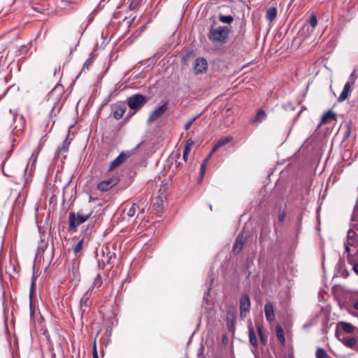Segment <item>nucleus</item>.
Returning a JSON list of instances; mask_svg holds the SVG:
<instances>
[{"label":"nucleus","mask_w":358,"mask_h":358,"mask_svg":"<svg viewBox=\"0 0 358 358\" xmlns=\"http://www.w3.org/2000/svg\"><path fill=\"white\" fill-rule=\"evenodd\" d=\"M250 299L248 294H243L240 298V316L244 319L250 309Z\"/></svg>","instance_id":"39448f33"},{"label":"nucleus","mask_w":358,"mask_h":358,"mask_svg":"<svg viewBox=\"0 0 358 358\" xmlns=\"http://www.w3.org/2000/svg\"><path fill=\"white\" fill-rule=\"evenodd\" d=\"M352 270L358 275V263L353 264Z\"/></svg>","instance_id":"79ce46f5"},{"label":"nucleus","mask_w":358,"mask_h":358,"mask_svg":"<svg viewBox=\"0 0 358 358\" xmlns=\"http://www.w3.org/2000/svg\"><path fill=\"white\" fill-rule=\"evenodd\" d=\"M72 271H73V274L75 275V274H76V270H75V268H74V267L73 268Z\"/></svg>","instance_id":"3c124183"},{"label":"nucleus","mask_w":358,"mask_h":358,"mask_svg":"<svg viewBox=\"0 0 358 358\" xmlns=\"http://www.w3.org/2000/svg\"><path fill=\"white\" fill-rule=\"evenodd\" d=\"M219 149L218 147H217V145L215 144L214 147L212 148L211 151L213 153H215L217 150Z\"/></svg>","instance_id":"a18cd8bd"},{"label":"nucleus","mask_w":358,"mask_h":358,"mask_svg":"<svg viewBox=\"0 0 358 358\" xmlns=\"http://www.w3.org/2000/svg\"><path fill=\"white\" fill-rule=\"evenodd\" d=\"M277 15V10L275 7L269 8L266 10V18L270 22L273 21Z\"/></svg>","instance_id":"412c9836"},{"label":"nucleus","mask_w":358,"mask_h":358,"mask_svg":"<svg viewBox=\"0 0 358 358\" xmlns=\"http://www.w3.org/2000/svg\"><path fill=\"white\" fill-rule=\"evenodd\" d=\"M248 328L250 343L254 347L257 348L258 341H257L256 334H255V329L253 328L252 323L251 320H249L248 322Z\"/></svg>","instance_id":"4468645a"},{"label":"nucleus","mask_w":358,"mask_h":358,"mask_svg":"<svg viewBox=\"0 0 358 358\" xmlns=\"http://www.w3.org/2000/svg\"><path fill=\"white\" fill-rule=\"evenodd\" d=\"M352 245H353L352 242H350V241H346L345 243V250L346 252H350V247L352 246Z\"/></svg>","instance_id":"58836bf2"},{"label":"nucleus","mask_w":358,"mask_h":358,"mask_svg":"<svg viewBox=\"0 0 358 358\" xmlns=\"http://www.w3.org/2000/svg\"><path fill=\"white\" fill-rule=\"evenodd\" d=\"M201 113H199V114H197L196 115L191 117L187 122L186 124H185L184 126V129L185 130H187L189 129V127H191V125L198 119L201 117Z\"/></svg>","instance_id":"cd10ccee"},{"label":"nucleus","mask_w":358,"mask_h":358,"mask_svg":"<svg viewBox=\"0 0 358 358\" xmlns=\"http://www.w3.org/2000/svg\"><path fill=\"white\" fill-rule=\"evenodd\" d=\"M356 78L357 76L355 75V70H354L350 75L347 83L345 84L343 89L337 99L338 102H343L348 99L350 91V87L355 85Z\"/></svg>","instance_id":"20e7f679"},{"label":"nucleus","mask_w":358,"mask_h":358,"mask_svg":"<svg viewBox=\"0 0 358 358\" xmlns=\"http://www.w3.org/2000/svg\"><path fill=\"white\" fill-rule=\"evenodd\" d=\"M336 113L329 110L322 115L321 124H327L331 120H336Z\"/></svg>","instance_id":"f3484780"},{"label":"nucleus","mask_w":358,"mask_h":358,"mask_svg":"<svg viewBox=\"0 0 358 358\" xmlns=\"http://www.w3.org/2000/svg\"><path fill=\"white\" fill-rule=\"evenodd\" d=\"M189 153V152L183 150L182 157L185 162L187 160V157H188Z\"/></svg>","instance_id":"37998d69"},{"label":"nucleus","mask_w":358,"mask_h":358,"mask_svg":"<svg viewBox=\"0 0 358 358\" xmlns=\"http://www.w3.org/2000/svg\"><path fill=\"white\" fill-rule=\"evenodd\" d=\"M92 64V59H88L84 64L83 65V70L85 69H87L88 66Z\"/></svg>","instance_id":"ea45409f"},{"label":"nucleus","mask_w":358,"mask_h":358,"mask_svg":"<svg viewBox=\"0 0 358 358\" xmlns=\"http://www.w3.org/2000/svg\"><path fill=\"white\" fill-rule=\"evenodd\" d=\"M10 113L13 116V120L15 123H16L14 126V129H17L21 131L24 126V119L23 115L18 114L17 110L10 109Z\"/></svg>","instance_id":"0eeeda50"},{"label":"nucleus","mask_w":358,"mask_h":358,"mask_svg":"<svg viewBox=\"0 0 358 358\" xmlns=\"http://www.w3.org/2000/svg\"><path fill=\"white\" fill-rule=\"evenodd\" d=\"M154 206H155L156 210H157L158 208H160V205L159 203H155Z\"/></svg>","instance_id":"09e8293b"},{"label":"nucleus","mask_w":358,"mask_h":358,"mask_svg":"<svg viewBox=\"0 0 358 358\" xmlns=\"http://www.w3.org/2000/svg\"><path fill=\"white\" fill-rule=\"evenodd\" d=\"M257 331H258V334L259 336V338H260V340L263 343V344H265L266 343V339L264 337V335H263V331H262V327L259 324L257 325Z\"/></svg>","instance_id":"f704fd0d"},{"label":"nucleus","mask_w":358,"mask_h":358,"mask_svg":"<svg viewBox=\"0 0 358 358\" xmlns=\"http://www.w3.org/2000/svg\"><path fill=\"white\" fill-rule=\"evenodd\" d=\"M266 117V112L260 109L257 112V114L255 117L251 120L252 123L255 122H262L264 120H265Z\"/></svg>","instance_id":"6ab92c4d"},{"label":"nucleus","mask_w":358,"mask_h":358,"mask_svg":"<svg viewBox=\"0 0 358 358\" xmlns=\"http://www.w3.org/2000/svg\"><path fill=\"white\" fill-rule=\"evenodd\" d=\"M342 342L346 347L353 348L355 345L357 341L355 338H350L346 340H343Z\"/></svg>","instance_id":"c85d7f7f"},{"label":"nucleus","mask_w":358,"mask_h":358,"mask_svg":"<svg viewBox=\"0 0 358 358\" xmlns=\"http://www.w3.org/2000/svg\"><path fill=\"white\" fill-rule=\"evenodd\" d=\"M89 292L85 293L80 301V310L84 313L90 305Z\"/></svg>","instance_id":"dca6fc26"},{"label":"nucleus","mask_w":358,"mask_h":358,"mask_svg":"<svg viewBox=\"0 0 358 358\" xmlns=\"http://www.w3.org/2000/svg\"><path fill=\"white\" fill-rule=\"evenodd\" d=\"M92 214V210H90L87 212H84L83 210L79 211L77 214L75 213H70L69 214V227L70 228H75L77 226L83 224L87 220Z\"/></svg>","instance_id":"f03ea898"},{"label":"nucleus","mask_w":358,"mask_h":358,"mask_svg":"<svg viewBox=\"0 0 358 358\" xmlns=\"http://www.w3.org/2000/svg\"><path fill=\"white\" fill-rule=\"evenodd\" d=\"M69 150V143L65 141L62 147L59 148L57 150L58 154H61L62 152H66Z\"/></svg>","instance_id":"c756f323"},{"label":"nucleus","mask_w":358,"mask_h":358,"mask_svg":"<svg viewBox=\"0 0 358 358\" xmlns=\"http://www.w3.org/2000/svg\"><path fill=\"white\" fill-rule=\"evenodd\" d=\"M127 110V106L124 103H119L114 105L113 117L116 120H120L122 117Z\"/></svg>","instance_id":"9b49d317"},{"label":"nucleus","mask_w":358,"mask_h":358,"mask_svg":"<svg viewBox=\"0 0 358 358\" xmlns=\"http://www.w3.org/2000/svg\"><path fill=\"white\" fill-rule=\"evenodd\" d=\"M231 29L227 26L211 27L208 34L209 40L213 43L223 44L227 42Z\"/></svg>","instance_id":"f257e3e1"},{"label":"nucleus","mask_w":358,"mask_h":358,"mask_svg":"<svg viewBox=\"0 0 358 358\" xmlns=\"http://www.w3.org/2000/svg\"><path fill=\"white\" fill-rule=\"evenodd\" d=\"M167 103H164L163 105L155 109L149 116L147 122L150 124L160 117L167 110Z\"/></svg>","instance_id":"6e6552de"},{"label":"nucleus","mask_w":358,"mask_h":358,"mask_svg":"<svg viewBox=\"0 0 358 358\" xmlns=\"http://www.w3.org/2000/svg\"><path fill=\"white\" fill-rule=\"evenodd\" d=\"M227 327L230 331H233L234 330V322L231 321L229 318L227 319Z\"/></svg>","instance_id":"4c0bfd02"},{"label":"nucleus","mask_w":358,"mask_h":358,"mask_svg":"<svg viewBox=\"0 0 358 358\" xmlns=\"http://www.w3.org/2000/svg\"><path fill=\"white\" fill-rule=\"evenodd\" d=\"M83 240H80L79 241L77 244L75 245L74 248H73V252L75 253V255H77L82 249V247H83Z\"/></svg>","instance_id":"7c9ffc66"},{"label":"nucleus","mask_w":358,"mask_h":358,"mask_svg":"<svg viewBox=\"0 0 358 358\" xmlns=\"http://www.w3.org/2000/svg\"><path fill=\"white\" fill-rule=\"evenodd\" d=\"M276 336H277L278 338L279 339V341H280L281 344L285 345V336H284V331H283L282 328L280 325H278L276 327Z\"/></svg>","instance_id":"4be33fe9"},{"label":"nucleus","mask_w":358,"mask_h":358,"mask_svg":"<svg viewBox=\"0 0 358 358\" xmlns=\"http://www.w3.org/2000/svg\"><path fill=\"white\" fill-rule=\"evenodd\" d=\"M93 358H99L95 344L94 345L93 348Z\"/></svg>","instance_id":"c03bdc74"},{"label":"nucleus","mask_w":358,"mask_h":358,"mask_svg":"<svg viewBox=\"0 0 358 358\" xmlns=\"http://www.w3.org/2000/svg\"><path fill=\"white\" fill-rule=\"evenodd\" d=\"M289 358H294L293 357H289Z\"/></svg>","instance_id":"864d4df0"},{"label":"nucleus","mask_w":358,"mask_h":358,"mask_svg":"<svg viewBox=\"0 0 358 358\" xmlns=\"http://www.w3.org/2000/svg\"><path fill=\"white\" fill-rule=\"evenodd\" d=\"M309 23L312 28H315L317 24V19L315 15L312 14L310 18Z\"/></svg>","instance_id":"2f4dec72"},{"label":"nucleus","mask_w":358,"mask_h":358,"mask_svg":"<svg viewBox=\"0 0 358 358\" xmlns=\"http://www.w3.org/2000/svg\"><path fill=\"white\" fill-rule=\"evenodd\" d=\"M265 316L268 322H272L274 318V310L271 302L268 301L265 303L264 306Z\"/></svg>","instance_id":"2eb2a0df"},{"label":"nucleus","mask_w":358,"mask_h":358,"mask_svg":"<svg viewBox=\"0 0 358 358\" xmlns=\"http://www.w3.org/2000/svg\"><path fill=\"white\" fill-rule=\"evenodd\" d=\"M207 68L208 62L204 58L199 57L195 59L194 69L196 73L206 71Z\"/></svg>","instance_id":"1a4fd4ad"},{"label":"nucleus","mask_w":358,"mask_h":358,"mask_svg":"<svg viewBox=\"0 0 358 358\" xmlns=\"http://www.w3.org/2000/svg\"><path fill=\"white\" fill-rule=\"evenodd\" d=\"M101 253L103 255L102 257H99V255H97L98 261L101 262L103 265L110 264L114 253H111L108 248H102Z\"/></svg>","instance_id":"9d476101"},{"label":"nucleus","mask_w":358,"mask_h":358,"mask_svg":"<svg viewBox=\"0 0 358 358\" xmlns=\"http://www.w3.org/2000/svg\"><path fill=\"white\" fill-rule=\"evenodd\" d=\"M340 335H341V333L337 330L336 332V336L339 338Z\"/></svg>","instance_id":"8fccbe9b"},{"label":"nucleus","mask_w":358,"mask_h":358,"mask_svg":"<svg viewBox=\"0 0 358 358\" xmlns=\"http://www.w3.org/2000/svg\"><path fill=\"white\" fill-rule=\"evenodd\" d=\"M338 327H341L346 333H352L355 329L352 324L345 322H338Z\"/></svg>","instance_id":"a211bd4d"},{"label":"nucleus","mask_w":358,"mask_h":358,"mask_svg":"<svg viewBox=\"0 0 358 358\" xmlns=\"http://www.w3.org/2000/svg\"><path fill=\"white\" fill-rule=\"evenodd\" d=\"M101 285H102L101 278L100 275H96L90 289H93L94 287L99 288L101 286Z\"/></svg>","instance_id":"a878e982"},{"label":"nucleus","mask_w":358,"mask_h":358,"mask_svg":"<svg viewBox=\"0 0 358 358\" xmlns=\"http://www.w3.org/2000/svg\"><path fill=\"white\" fill-rule=\"evenodd\" d=\"M356 233L352 229H349L348 231V236H347V241H350L354 242V237L355 236Z\"/></svg>","instance_id":"473e14b6"},{"label":"nucleus","mask_w":358,"mask_h":358,"mask_svg":"<svg viewBox=\"0 0 358 358\" xmlns=\"http://www.w3.org/2000/svg\"><path fill=\"white\" fill-rule=\"evenodd\" d=\"M315 358H331V357L327 354L325 350L319 348L316 350Z\"/></svg>","instance_id":"393cba45"},{"label":"nucleus","mask_w":358,"mask_h":358,"mask_svg":"<svg viewBox=\"0 0 358 358\" xmlns=\"http://www.w3.org/2000/svg\"><path fill=\"white\" fill-rule=\"evenodd\" d=\"M232 140H233V137L231 136H227L222 138H220L216 143L217 147L220 148L221 147L224 146V145L230 143Z\"/></svg>","instance_id":"5701e85b"},{"label":"nucleus","mask_w":358,"mask_h":358,"mask_svg":"<svg viewBox=\"0 0 358 358\" xmlns=\"http://www.w3.org/2000/svg\"><path fill=\"white\" fill-rule=\"evenodd\" d=\"M38 155V152H34L31 155V157H30V159H29V163H28V164H27V167H26V168L24 169V174L26 173V172H27V167H28L29 166H31V169H32L33 168H34V167H35V164H36V162H37Z\"/></svg>","instance_id":"aec40b11"},{"label":"nucleus","mask_w":358,"mask_h":358,"mask_svg":"<svg viewBox=\"0 0 358 358\" xmlns=\"http://www.w3.org/2000/svg\"><path fill=\"white\" fill-rule=\"evenodd\" d=\"M139 209V205L138 203H133L132 206L127 210V215L129 217H133L136 213V210Z\"/></svg>","instance_id":"b1692460"},{"label":"nucleus","mask_w":358,"mask_h":358,"mask_svg":"<svg viewBox=\"0 0 358 358\" xmlns=\"http://www.w3.org/2000/svg\"><path fill=\"white\" fill-rule=\"evenodd\" d=\"M193 145L194 141L191 138L187 140L185 145L184 150L190 152L191 148L193 146Z\"/></svg>","instance_id":"72a5a7b5"},{"label":"nucleus","mask_w":358,"mask_h":358,"mask_svg":"<svg viewBox=\"0 0 358 358\" xmlns=\"http://www.w3.org/2000/svg\"><path fill=\"white\" fill-rule=\"evenodd\" d=\"M143 210H143V209L141 210V213H143Z\"/></svg>","instance_id":"603ef678"},{"label":"nucleus","mask_w":358,"mask_h":358,"mask_svg":"<svg viewBox=\"0 0 358 358\" xmlns=\"http://www.w3.org/2000/svg\"><path fill=\"white\" fill-rule=\"evenodd\" d=\"M285 214L284 212H282L278 215V220L280 222H283L285 220Z\"/></svg>","instance_id":"a19ab883"},{"label":"nucleus","mask_w":358,"mask_h":358,"mask_svg":"<svg viewBox=\"0 0 358 358\" xmlns=\"http://www.w3.org/2000/svg\"><path fill=\"white\" fill-rule=\"evenodd\" d=\"M148 101L144 95L136 94L128 98V106L131 110H138Z\"/></svg>","instance_id":"7ed1b4c3"},{"label":"nucleus","mask_w":358,"mask_h":358,"mask_svg":"<svg viewBox=\"0 0 358 358\" xmlns=\"http://www.w3.org/2000/svg\"><path fill=\"white\" fill-rule=\"evenodd\" d=\"M219 20L221 22L225 24H231L234 21V17L231 15H220Z\"/></svg>","instance_id":"bb28decb"},{"label":"nucleus","mask_w":358,"mask_h":358,"mask_svg":"<svg viewBox=\"0 0 358 358\" xmlns=\"http://www.w3.org/2000/svg\"><path fill=\"white\" fill-rule=\"evenodd\" d=\"M2 170H3V175L6 176L11 177L14 174V172L10 171H8V170L6 169L5 164L3 165Z\"/></svg>","instance_id":"e433bc0d"},{"label":"nucleus","mask_w":358,"mask_h":358,"mask_svg":"<svg viewBox=\"0 0 358 358\" xmlns=\"http://www.w3.org/2000/svg\"><path fill=\"white\" fill-rule=\"evenodd\" d=\"M214 153H213L212 152H210L208 155V156L206 157V159H205V161L208 162L209 160V159L212 157V155H213Z\"/></svg>","instance_id":"49530a36"},{"label":"nucleus","mask_w":358,"mask_h":358,"mask_svg":"<svg viewBox=\"0 0 358 358\" xmlns=\"http://www.w3.org/2000/svg\"><path fill=\"white\" fill-rule=\"evenodd\" d=\"M246 238L243 235V234H240L238 235L236 243L233 248V251L235 254H238L243 249L244 243L245 242Z\"/></svg>","instance_id":"f8f14e48"},{"label":"nucleus","mask_w":358,"mask_h":358,"mask_svg":"<svg viewBox=\"0 0 358 358\" xmlns=\"http://www.w3.org/2000/svg\"><path fill=\"white\" fill-rule=\"evenodd\" d=\"M353 307L356 309V310H358V301H356L353 304Z\"/></svg>","instance_id":"de8ad7c7"},{"label":"nucleus","mask_w":358,"mask_h":358,"mask_svg":"<svg viewBox=\"0 0 358 358\" xmlns=\"http://www.w3.org/2000/svg\"><path fill=\"white\" fill-rule=\"evenodd\" d=\"M128 157V155L124 152L120 154L110 164L108 171H111L120 164H122Z\"/></svg>","instance_id":"ddd939ff"},{"label":"nucleus","mask_w":358,"mask_h":358,"mask_svg":"<svg viewBox=\"0 0 358 358\" xmlns=\"http://www.w3.org/2000/svg\"><path fill=\"white\" fill-rule=\"evenodd\" d=\"M207 162L206 161H204L203 163L201 164V169H200V172H201V180L203 178V175H204V173L206 171V166H207Z\"/></svg>","instance_id":"c9c22d12"},{"label":"nucleus","mask_w":358,"mask_h":358,"mask_svg":"<svg viewBox=\"0 0 358 358\" xmlns=\"http://www.w3.org/2000/svg\"><path fill=\"white\" fill-rule=\"evenodd\" d=\"M119 178L117 177H113L108 180L101 181L97 185V189L101 192L108 191L117 184Z\"/></svg>","instance_id":"423d86ee"}]
</instances>
